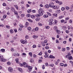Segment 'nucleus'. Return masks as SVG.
I'll return each instance as SVG.
<instances>
[{
  "mask_svg": "<svg viewBox=\"0 0 73 73\" xmlns=\"http://www.w3.org/2000/svg\"><path fill=\"white\" fill-rule=\"evenodd\" d=\"M44 12V11L43 9L41 8H40L38 10L39 14L40 16H42Z\"/></svg>",
  "mask_w": 73,
  "mask_h": 73,
  "instance_id": "f257e3e1",
  "label": "nucleus"
},
{
  "mask_svg": "<svg viewBox=\"0 0 73 73\" xmlns=\"http://www.w3.org/2000/svg\"><path fill=\"white\" fill-rule=\"evenodd\" d=\"M21 43H22L23 44H27V40H21Z\"/></svg>",
  "mask_w": 73,
  "mask_h": 73,
  "instance_id": "f03ea898",
  "label": "nucleus"
},
{
  "mask_svg": "<svg viewBox=\"0 0 73 73\" xmlns=\"http://www.w3.org/2000/svg\"><path fill=\"white\" fill-rule=\"evenodd\" d=\"M23 66H24L25 68H27L28 66V64L27 63L24 62L23 63Z\"/></svg>",
  "mask_w": 73,
  "mask_h": 73,
  "instance_id": "7ed1b4c3",
  "label": "nucleus"
},
{
  "mask_svg": "<svg viewBox=\"0 0 73 73\" xmlns=\"http://www.w3.org/2000/svg\"><path fill=\"white\" fill-rule=\"evenodd\" d=\"M8 70L10 72H12L13 70V69L12 67H9V68Z\"/></svg>",
  "mask_w": 73,
  "mask_h": 73,
  "instance_id": "20e7f679",
  "label": "nucleus"
},
{
  "mask_svg": "<svg viewBox=\"0 0 73 73\" xmlns=\"http://www.w3.org/2000/svg\"><path fill=\"white\" fill-rule=\"evenodd\" d=\"M32 66H29V67H28V69H29V72H31L32 71Z\"/></svg>",
  "mask_w": 73,
  "mask_h": 73,
  "instance_id": "39448f33",
  "label": "nucleus"
},
{
  "mask_svg": "<svg viewBox=\"0 0 73 73\" xmlns=\"http://www.w3.org/2000/svg\"><path fill=\"white\" fill-rule=\"evenodd\" d=\"M56 32L57 34H60V33H61V31L58 29L56 30Z\"/></svg>",
  "mask_w": 73,
  "mask_h": 73,
  "instance_id": "423d86ee",
  "label": "nucleus"
},
{
  "mask_svg": "<svg viewBox=\"0 0 73 73\" xmlns=\"http://www.w3.org/2000/svg\"><path fill=\"white\" fill-rule=\"evenodd\" d=\"M18 70L19 71V72H23V70L22 69V68H18Z\"/></svg>",
  "mask_w": 73,
  "mask_h": 73,
  "instance_id": "0eeeda50",
  "label": "nucleus"
},
{
  "mask_svg": "<svg viewBox=\"0 0 73 73\" xmlns=\"http://www.w3.org/2000/svg\"><path fill=\"white\" fill-rule=\"evenodd\" d=\"M5 49L4 48L1 49L0 50V51H1L2 52V53H4V52H5Z\"/></svg>",
  "mask_w": 73,
  "mask_h": 73,
  "instance_id": "6e6552de",
  "label": "nucleus"
},
{
  "mask_svg": "<svg viewBox=\"0 0 73 73\" xmlns=\"http://www.w3.org/2000/svg\"><path fill=\"white\" fill-rule=\"evenodd\" d=\"M0 61L1 62H5L6 61V59H5L4 58H3Z\"/></svg>",
  "mask_w": 73,
  "mask_h": 73,
  "instance_id": "1a4fd4ad",
  "label": "nucleus"
},
{
  "mask_svg": "<svg viewBox=\"0 0 73 73\" xmlns=\"http://www.w3.org/2000/svg\"><path fill=\"white\" fill-rule=\"evenodd\" d=\"M61 12V11L60 10H58L56 11V13H57L58 14V13H60Z\"/></svg>",
  "mask_w": 73,
  "mask_h": 73,
  "instance_id": "9d476101",
  "label": "nucleus"
},
{
  "mask_svg": "<svg viewBox=\"0 0 73 73\" xmlns=\"http://www.w3.org/2000/svg\"><path fill=\"white\" fill-rule=\"evenodd\" d=\"M43 17H44L45 18H47L48 17V15H44L43 16Z\"/></svg>",
  "mask_w": 73,
  "mask_h": 73,
  "instance_id": "9b49d317",
  "label": "nucleus"
},
{
  "mask_svg": "<svg viewBox=\"0 0 73 73\" xmlns=\"http://www.w3.org/2000/svg\"><path fill=\"white\" fill-rule=\"evenodd\" d=\"M4 58L3 57V56L2 55H0V60L1 61L2 59Z\"/></svg>",
  "mask_w": 73,
  "mask_h": 73,
  "instance_id": "f8f14e48",
  "label": "nucleus"
},
{
  "mask_svg": "<svg viewBox=\"0 0 73 73\" xmlns=\"http://www.w3.org/2000/svg\"><path fill=\"white\" fill-rule=\"evenodd\" d=\"M66 27L65 26H64L62 27V29L63 30H66Z\"/></svg>",
  "mask_w": 73,
  "mask_h": 73,
  "instance_id": "ddd939ff",
  "label": "nucleus"
},
{
  "mask_svg": "<svg viewBox=\"0 0 73 73\" xmlns=\"http://www.w3.org/2000/svg\"><path fill=\"white\" fill-rule=\"evenodd\" d=\"M31 11H32L31 9H30L27 10V12L28 13H30L31 12Z\"/></svg>",
  "mask_w": 73,
  "mask_h": 73,
  "instance_id": "4468645a",
  "label": "nucleus"
},
{
  "mask_svg": "<svg viewBox=\"0 0 73 73\" xmlns=\"http://www.w3.org/2000/svg\"><path fill=\"white\" fill-rule=\"evenodd\" d=\"M51 8H52L54 9H56V8H57V6L52 5V6Z\"/></svg>",
  "mask_w": 73,
  "mask_h": 73,
  "instance_id": "2eb2a0df",
  "label": "nucleus"
},
{
  "mask_svg": "<svg viewBox=\"0 0 73 73\" xmlns=\"http://www.w3.org/2000/svg\"><path fill=\"white\" fill-rule=\"evenodd\" d=\"M72 58H73V57L72 56H70L68 57V60H72Z\"/></svg>",
  "mask_w": 73,
  "mask_h": 73,
  "instance_id": "dca6fc26",
  "label": "nucleus"
},
{
  "mask_svg": "<svg viewBox=\"0 0 73 73\" xmlns=\"http://www.w3.org/2000/svg\"><path fill=\"white\" fill-rule=\"evenodd\" d=\"M49 57L51 58H55V57L52 55H50Z\"/></svg>",
  "mask_w": 73,
  "mask_h": 73,
  "instance_id": "f3484780",
  "label": "nucleus"
},
{
  "mask_svg": "<svg viewBox=\"0 0 73 73\" xmlns=\"http://www.w3.org/2000/svg\"><path fill=\"white\" fill-rule=\"evenodd\" d=\"M19 26L20 27H21V28H24V26H23V25L22 24H20L19 25Z\"/></svg>",
  "mask_w": 73,
  "mask_h": 73,
  "instance_id": "a211bd4d",
  "label": "nucleus"
},
{
  "mask_svg": "<svg viewBox=\"0 0 73 73\" xmlns=\"http://www.w3.org/2000/svg\"><path fill=\"white\" fill-rule=\"evenodd\" d=\"M25 37L26 39H28V38H29V35H27L25 36Z\"/></svg>",
  "mask_w": 73,
  "mask_h": 73,
  "instance_id": "6ab92c4d",
  "label": "nucleus"
},
{
  "mask_svg": "<svg viewBox=\"0 0 73 73\" xmlns=\"http://www.w3.org/2000/svg\"><path fill=\"white\" fill-rule=\"evenodd\" d=\"M45 55L46 56V57H48V56H49V54H48V52H46L45 53Z\"/></svg>",
  "mask_w": 73,
  "mask_h": 73,
  "instance_id": "aec40b11",
  "label": "nucleus"
},
{
  "mask_svg": "<svg viewBox=\"0 0 73 73\" xmlns=\"http://www.w3.org/2000/svg\"><path fill=\"white\" fill-rule=\"evenodd\" d=\"M71 54H69L68 55H66L65 56V57L66 58H68V57H69V56H70Z\"/></svg>",
  "mask_w": 73,
  "mask_h": 73,
  "instance_id": "412c9836",
  "label": "nucleus"
},
{
  "mask_svg": "<svg viewBox=\"0 0 73 73\" xmlns=\"http://www.w3.org/2000/svg\"><path fill=\"white\" fill-rule=\"evenodd\" d=\"M31 17L32 18V19H35V16L34 15H32L31 16Z\"/></svg>",
  "mask_w": 73,
  "mask_h": 73,
  "instance_id": "4be33fe9",
  "label": "nucleus"
},
{
  "mask_svg": "<svg viewBox=\"0 0 73 73\" xmlns=\"http://www.w3.org/2000/svg\"><path fill=\"white\" fill-rule=\"evenodd\" d=\"M33 37L34 38L36 39V38H37L38 37V36H33Z\"/></svg>",
  "mask_w": 73,
  "mask_h": 73,
  "instance_id": "5701e85b",
  "label": "nucleus"
},
{
  "mask_svg": "<svg viewBox=\"0 0 73 73\" xmlns=\"http://www.w3.org/2000/svg\"><path fill=\"white\" fill-rule=\"evenodd\" d=\"M7 15H4L3 16V19H6V17H7Z\"/></svg>",
  "mask_w": 73,
  "mask_h": 73,
  "instance_id": "b1692460",
  "label": "nucleus"
},
{
  "mask_svg": "<svg viewBox=\"0 0 73 73\" xmlns=\"http://www.w3.org/2000/svg\"><path fill=\"white\" fill-rule=\"evenodd\" d=\"M49 5H45V7L46 8H49Z\"/></svg>",
  "mask_w": 73,
  "mask_h": 73,
  "instance_id": "393cba45",
  "label": "nucleus"
},
{
  "mask_svg": "<svg viewBox=\"0 0 73 73\" xmlns=\"http://www.w3.org/2000/svg\"><path fill=\"white\" fill-rule=\"evenodd\" d=\"M42 44L43 46H45V43H44L43 42H42Z\"/></svg>",
  "mask_w": 73,
  "mask_h": 73,
  "instance_id": "a878e982",
  "label": "nucleus"
},
{
  "mask_svg": "<svg viewBox=\"0 0 73 73\" xmlns=\"http://www.w3.org/2000/svg\"><path fill=\"white\" fill-rule=\"evenodd\" d=\"M35 16L36 17H40V16H40V15H39V14H36L35 15Z\"/></svg>",
  "mask_w": 73,
  "mask_h": 73,
  "instance_id": "bb28decb",
  "label": "nucleus"
},
{
  "mask_svg": "<svg viewBox=\"0 0 73 73\" xmlns=\"http://www.w3.org/2000/svg\"><path fill=\"white\" fill-rule=\"evenodd\" d=\"M53 15L54 16H55V17H57V14L54 13L53 14Z\"/></svg>",
  "mask_w": 73,
  "mask_h": 73,
  "instance_id": "cd10ccee",
  "label": "nucleus"
},
{
  "mask_svg": "<svg viewBox=\"0 0 73 73\" xmlns=\"http://www.w3.org/2000/svg\"><path fill=\"white\" fill-rule=\"evenodd\" d=\"M60 66H64V64L63 63H61L60 64Z\"/></svg>",
  "mask_w": 73,
  "mask_h": 73,
  "instance_id": "c85d7f7f",
  "label": "nucleus"
},
{
  "mask_svg": "<svg viewBox=\"0 0 73 73\" xmlns=\"http://www.w3.org/2000/svg\"><path fill=\"white\" fill-rule=\"evenodd\" d=\"M6 27L7 28H8V29H10V28H11V27H10L9 26L6 25Z\"/></svg>",
  "mask_w": 73,
  "mask_h": 73,
  "instance_id": "c756f323",
  "label": "nucleus"
},
{
  "mask_svg": "<svg viewBox=\"0 0 73 73\" xmlns=\"http://www.w3.org/2000/svg\"><path fill=\"white\" fill-rule=\"evenodd\" d=\"M49 20H50V22H51L52 23V22H53V19H50Z\"/></svg>",
  "mask_w": 73,
  "mask_h": 73,
  "instance_id": "7c9ffc66",
  "label": "nucleus"
},
{
  "mask_svg": "<svg viewBox=\"0 0 73 73\" xmlns=\"http://www.w3.org/2000/svg\"><path fill=\"white\" fill-rule=\"evenodd\" d=\"M21 16V17H24L25 16V15L24 14H22Z\"/></svg>",
  "mask_w": 73,
  "mask_h": 73,
  "instance_id": "2f4dec72",
  "label": "nucleus"
},
{
  "mask_svg": "<svg viewBox=\"0 0 73 73\" xmlns=\"http://www.w3.org/2000/svg\"><path fill=\"white\" fill-rule=\"evenodd\" d=\"M38 55H39V56H41L42 54V52H40L38 54Z\"/></svg>",
  "mask_w": 73,
  "mask_h": 73,
  "instance_id": "473e14b6",
  "label": "nucleus"
},
{
  "mask_svg": "<svg viewBox=\"0 0 73 73\" xmlns=\"http://www.w3.org/2000/svg\"><path fill=\"white\" fill-rule=\"evenodd\" d=\"M29 25V23H28V22H26V24H25V27H27L28 25Z\"/></svg>",
  "mask_w": 73,
  "mask_h": 73,
  "instance_id": "72a5a7b5",
  "label": "nucleus"
},
{
  "mask_svg": "<svg viewBox=\"0 0 73 73\" xmlns=\"http://www.w3.org/2000/svg\"><path fill=\"white\" fill-rule=\"evenodd\" d=\"M35 31H37L38 30V27H36L35 29Z\"/></svg>",
  "mask_w": 73,
  "mask_h": 73,
  "instance_id": "f704fd0d",
  "label": "nucleus"
},
{
  "mask_svg": "<svg viewBox=\"0 0 73 73\" xmlns=\"http://www.w3.org/2000/svg\"><path fill=\"white\" fill-rule=\"evenodd\" d=\"M29 56H31V57H32V52H29Z\"/></svg>",
  "mask_w": 73,
  "mask_h": 73,
  "instance_id": "c9c22d12",
  "label": "nucleus"
},
{
  "mask_svg": "<svg viewBox=\"0 0 73 73\" xmlns=\"http://www.w3.org/2000/svg\"><path fill=\"white\" fill-rule=\"evenodd\" d=\"M54 30H57V26H54Z\"/></svg>",
  "mask_w": 73,
  "mask_h": 73,
  "instance_id": "e433bc0d",
  "label": "nucleus"
},
{
  "mask_svg": "<svg viewBox=\"0 0 73 73\" xmlns=\"http://www.w3.org/2000/svg\"><path fill=\"white\" fill-rule=\"evenodd\" d=\"M28 30L29 31H31V30L32 29L30 27H29L28 28Z\"/></svg>",
  "mask_w": 73,
  "mask_h": 73,
  "instance_id": "4c0bfd02",
  "label": "nucleus"
},
{
  "mask_svg": "<svg viewBox=\"0 0 73 73\" xmlns=\"http://www.w3.org/2000/svg\"><path fill=\"white\" fill-rule=\"evenodd\" d=\"M15 14L16 15H18V13H17V11H15L14 12Z\"/></svg>",
  "mask_w": 73,
  "mask_h": 73,
  "instance_id": "58836bf2",
  "label": "nucleus"
},
{
  "mask_svg": "<svg viewBox=\"0 0 73 73\" xmlns=\"http://www.w3.org/2000/svg\"><path fill=\"white\" fill-rule=\"evenodd\" d=\"M58 4L59 5H62V1L59 2Z\"/></svg>",
  "mask_w": 73,
  "mask_h": 73,
  "instance_id": "ea45409f",
  "label": "nucleus"
},
{
  "mask_svg": "<svg viewBox=\"0 0 73 73\" xmlns=\"http://www.w3.org/2000/svg\"><path fill=\"white\" fill-rule=\"evenodd\" d=\"M10 32L11 33H13V31L12 30H10Z\"/></svg>",
  "mask_w": 73,
  "mask_h": 73,
  "instance_id": "a19ab883",
  "label": "nucleus"
},
{
  "mask_svg": "<svg viewBox=\"0 0 73 73\" xmlns=\"http://www.w3.org/2000/svg\"><path fill=\"white\" fill-rule=\"evenodd\" d=\"M14 7H15L16 9H18V6H17V5H14Z\"/></svg>",
  "mask_w": 73,
  "mask_h": 73,
  "instance_id": "79ce46f5",
  "label": "nucleus"
},
{
  "mask_svg": "<svg viewBox=\"0 0 73 73\" xmlns=\"http://www.w3.org/2000/svg\"><path fill=\"white\" fill-rule=\"evenodd\" d=\"M63 18V17L62 16H60L59 17V19H62Z\"/></svg>",
  "mask_w": 73,
  "mask_h": 73,
  "instance_id": "37998d69",
  "label": "nucleus"
},
{
  "mask_svg": "<svg viewBox=\"0 0 73 73\" xmlns=\"http://www.w3.org/2000/svg\"><path fill=\"white\" fill-rule=\"evenodd\" d=\"M64 21H65L64 19H62L61 20V22L62 23H64Z\"/></svg>",
  "mask_w": 73,
  "mask_h": 73,
  "instance_id": "c03bdc74",
  "label": "nucleus"
},
{
  "mask_svg": "<svg viewBox=\"0 0 73 73\" xmlns=\"http://www.w3.org/2000/svg\"><path fill=\"white\" fill-rule=\"evenodd\" d=\"M30 61L31 62H33L34 60H33L32 58H31L30 60Z\"/></svg>",
  "mask_w": 73,
  "mask_h": 73,
  "instance_id": "a18cd8bd",
  "label": "nucleus"
},
{
  "mask_svg": "<svg viewBox=\"0 0 73 73\" xmlns=\"http://www.w3.org/2000/svg\"><path fill=\"white\" fill-rule=\"evenodd\" d=\"M53 5L51 4L50 3L49 5L50 7V8H52V7L53 6V5Z\"/></svg>",
  "mask_w": 73,
  "mask_h": 73,
  "instance_id": "49530a36",
  "label": "nucleus"
},
{
  "mask_svg": "<svg viewBox=\"0 0 73 73\" xmlns=\"http://www.w3.org/2000/svg\"><path fill=\"white\" fill-rule=\"evenodd\" d=\"M52 24H53V23H52V22H50V23H49V25H52Z\"/></svg>",
  "mask_w": 73,
  "mask_h": 73,
  "instance_id": "de8ad7c7",
  "label": "nucleus"
},
{
  "mask_svg": "<svg viewBox=\"0 0 73 73\" xmlns=\"http://www.w3.org/2000/svg\"><path fill=\"white\" fill-rule=\"evenodd\" d=\"M22 31V28H19V31Z\"/></svg>",
  "mask_w": 73,
  "mask_h": 73,
  "instance_id": "09e8293b",
  "label": "nucleus"
},
{
  "mask_svg": "<svg viewBox=\"0 0 73 73\" xmlns=\"http://www.w3.org/2000/svg\"><path fill=\"white\" fill-rule=\"evenodd\" d=\"M50 66H51V67H53V66H54V64H51L49 65Z\"/></svg>",
  "mask_w": 73,
  "mask_h": 73,
  "instance_id": "8fccbe9b",
  "label": "nucleus"
},
{
  "mask_svg": "<svg viewBox=\"0 0 73 73\" xmlns=\"http://www.w3.org/2000/svg\"><path fill=\"white\" fill-rule=\"evenodd\" d=\"M4 25L1 24V23H0V27H4Z\"/></svg>",
  "mask_w": 73,
  "mask_h": 73,
  "instance_id": "3c124183",
  "label": "nucleus"
},
{
  "mask_svg": "<svg viewBox=\"0 0 73 73\" xmlns=\"http://www.w3.org/2000/svg\"><path fill=\"white\" fill-rule=\"evenodd\" d=\"M36 45H33V48H36Z\"/></svg>",
  "mask_w": 73,
  "mask_h": 73,
  "instance_id": "603ef678",
  "label": "nucleus"
},
{
  "mask_svg": "<svg viewBox=\"0 0 73 73\" xmlns=\"http://www.w3.org/2000/svg\"><path fill=\"white\" fill-rule=\"evenodd\" d=\"M38 25L39 26H42V24L40 23H38Z\"/></svg>",
  "mask_w": 73,
  "mask_h": 73,
  "instance_id": "864d4df0",
  "label": "nucleus"
},
{
  "mask_svg": "<svg viewBox=\"0 0 73 73\" xmlns=\"http://www.w3.org/2000/svg\"><path fill=\"white\" fill-rule=\"evenodd\" d=\"M60 1H58V0H56L55 1V2L56 3H57L58 4L59 3V2Z\"/></svg>",
  "mask_w": 73,
  "mask_h": 73,
  "instance_id": "5fc2aeb1",
  "label": "nucleus"
},
{
  "mask_svg": "<svg viewBox=\"0 0 73 73\" xmlns=\"http://www.w3.org/2000/svg\"><path fill=\"white\" fill-rule=\"evenodd\" d=\"M3 6H4V7H5L6 6V4L5 3H3Z\"/></svg>",
  "mask_w": 73,
  "mask_h": 73,
  "instance_id": "6e6d98bb",
  "label": "nucleus"
},
{
  "mask_svg": "<svg viewBox=\"0 0 73 73\" xmlns=\"http://www.w3.org/2000/svg\"><path fill=\"white\" fill-rule=\"evenodd\" d=\"M61 9L62 11H64L65 10V8L64 7H62L61 8Z\"/></svg>",
  "mask_w": 73,
  "mask_h": 73,
  "instance_id": "4d7b16f0",
  "label": "nucleus"
},
{
  "mask_svg": "<svg viewBox=\"0 0 73 73\" xmlns=\"http://www.w3.org/2000/svg\"><path fill=\"white\" fill-rule=\"evenodd\" d=\"M69 19V18L68 17H66L65 18V20L66 21H67V20H68Z\"/></svg>",
  "mask_w": 73,
  "mask_h": 73,
  "instance_id": "13d9d810",
  "label": "nucleus"
},
{
  "mask_svg": "<svg viewBox=\"0 0 73 73\" xmlns=\"http://www.w3.org/2000/svg\"><path fill=\"white\" fill-rule=\"evenodd\" d=\"M50 28V27H49V26H48L46 27V29H49Z\"/></svg>",
  "mask_w": 73,
  "mask_h": 73,
  "instance_id": "bf43d9fd",
  "label": "nucleus"
},
{
  "mask_svg": "<svg viewBox=\"0 0 73 73\" xmlns=\"http://www.w3.org/2000/svg\"><path fill=\"white\" fill-rule=\"evenodd\" d=\"M56 43H57L58 44V43H59V41H58V39H57L56 40Z\"/></svg>",
  "mask_w": 73,
  "mask_h": 73,
  "instance_id": "052dcab7",
  "label": "nucleus"
},
{
  "mask_svg": "<svg viewBox=\"0 0 73 73\" xmlns=\"http://www.w3.org/2000/svg\"><path fill=\"white\" fill-rule=\"evenodd\" d=\"M45 65H43L42 66V69H45Z\"/></svg>",
  "mask_w": 73,
  "mask_h": 73,
  "instance_id": "680f3d73",
  "label": "nucleus"
},
{
  "mask_svg": "<svg viewBox=\"0 0 73 73\" xmlns=\"http://www.w3.org/2000/svg\"><path fill=\"white\" fill-rule=\"evenodd\" d=\"M30 15H31L30 14H28L27 15V17H30Z\"/></svg>",
  "mask_w": 73,
  "mask_h": 73,
  "instance_id": "e2e57ef3",
  "label": "nucleus"
},
{
  "mask_svg": "<svg viewBox=\"0 0 73 73\" xmlns=\"http://www.w3.org/2000/svg\"><path fill=\"white\" fill-rule=\"evenodd\" d=\"M7 65H11V62H8L7 63Z\"/></svg>",
  "mask_w": 73,
  "mask_h": 73,
  "instance_id": "0e129e2a",
  "label": "nucleus"
},
{
  "mask_svg": "<svg viewBox=\"0 0 73 73\" xmlns=\"http://www.w3.org/2000/svg\"><path fill=\"white\" fill-rule=\"evenodd\" d=\"M38 62H39V63H40L41 62H42V60H41V59L39 60V61H38Z\"/></svg>",
  "mask_w": 73,
  "mask_h": 73,
  "instance_id": "69168bd1",
  "label": "nucleus"
},
{
  "mask_svg": "<svg viewBox=\"0 0 73 73\" xmlns=\"http://www.w3.org/2000/svg\"><path fill=\"white\" fill-rule=\"evenodd\" d=\"M17 38V37H16V36H14L13 38V40H16V39Z\"/></svg>",
  "mask_w": 73,
  "mask_h": 73,
  "instance_id": "338daca9",
  "label": "nucleus"
},
{
  "mask_svg": "<svg viewBox=\"0 0 73 73\" xmlns=\"http://www.w3.org/2000/svg\"><path fill=\"white\" fill-rule=\"evenodd\" d=\"M45 48L46 49H49V47L46 46L45 47Z\"/></svg>",
  "mask_w": 73,
  "mask_h": 73,
  "instance_id": "774afa93",
  "label": "nucleus"
}]
</instances>
